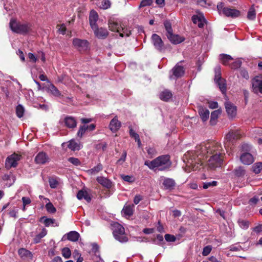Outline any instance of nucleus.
<instances>
[{
  "instance_id": "obj_1",
  "label": "nucleus",
  "mask_w": 262,
  "mask_h": 262,
  "mask_svg": "<svg viewBox=\"0 0 262 262\" xmlns=\"http://www.w3.org/2000/svg\"><path fill=\"white\" fill-rule=\"evenodd\" d=\"M144 165L152 170L164 171L170 168L171 162L168 155L159 156L151 161H146Z\"/></svg>"
},
{
  "instance_id": "obj_2",
  "label": "nucleus",
  "mask_w": 262,
  "mask_h": 262,
  "mask_svg": "<svg viewBox=\"0 0 262 262\" xmlns=\"http://www.w3.org/2000/svg\"><path fill=\"white\" fill-rule=\"evenodd\" d=\"M112 230L116 239L121 243L126 242L128 241L124 227L118 223L116 222L112 225Z\"/></svg>"
},
{
  "instance_id": "obj_3",
  "label": "nucleus",
  "mask_w": 262,
  "mask_h": 262,
  "mask_svg": "<svg viewBox=\"0 0 262 262\" xmlns=\"http://www.w3.org/2000/svg\"><path fill=\"white\" fill-rule=\"evenodd\" d=\"M9 25L12 31L17 33L24 34L30 30V25L29 24L17 22L15 19H11Z\"/></svg>"
},
{
  "instance_id": "obj_4",
  "label": "nucleus",
  "mask_w": 262,
  "mask_h": 262,
  "mask_svg": "<svg viewBox=\"0 0 262 262\" xmlns=\"http://www.w3.org/2000/svg\"><path fill=\"white\" fill-rule=\"evenodd\" d=\"M202 150H205L207 154V157L209 155H214V154L224 153L223 148L220 143L212 141L206 143L204 146L201 147Z\"/></svg>"
},
{
  "instance_id": "obj_5",
  "label": "nucleus",
  "mask_w": 262,
  "mask_h": 262,
  "mask_svg": "<svg viewBox=\"0 0 262 262\" xmlns=\"http://www.w3.org/2000/svg\"><path fill=\"white\" fill-rule=\"evenodd\" d=\"M224 153L222 154H214L211 155L210 158L208 160V165L210 168H215L216 167H220L222 164L223 160V155Z\"/></svg>"
},
{
  "instance_id": "obj_6",
  "label": "nucleus",
  "mask_w": 262,
  "mask_h": 262,
  "mask_svg": "<svg viewBox=\"0 0 262 262\" xmlns=\"http://www.w3.org/2000/svg\"><path fill=\"white\" fill-rule=\"evenodd\" d=\"M21 155L13 154L8 156L5 161V167L7 169H10L12 167H16L18 165V161L21 159Z\"/></svg>"
},
{
  "instance_id": "obj_7",
  "label": "nucleus",
  "mask_w": 262,
  "mask_h": 262,
  "mask_svg": "<svg viewBox=\"0 0 262 262\" xmlns=\"http://www.w3.org/2000/svg\"><path fill=\"white\" fill-rule=\"evenodd\" d=\"M240 134L237 131L230 132L226 135L225 138L224 145L225 147H229L231 144L235 140H237L240 138Z\"/></svg>"
},
{
  "instance_id": "obj_8",
  "label": "nucleus",
  "mask_w": 262,
  "mask_h": 262,
  "mask_svg": "<svg viewBox=\"0 0 262 262\" xmlns=\"http://www.w3.org/2000/svg\"><path fill=\"white\" fill-rule=\"evenodd\" d=\"M252 91L255 94H262V79L256 76L251 80Z\"/></svg>"
},
{
  "instance_id": "obj_9",
  "label": "nucleus",
  "mask_w": 262,
  "mask_h": 262,
  "mask_svg": "<svg viewBox=\"0 0 262 262\" xmlns=\"http://www.w3.org/2000/svg\"><path fill=\"white\" fill-rule=\"evenodd\" d=\"M152 43L155 48L159 51H163L165 48L161 38L157 34H154L151 36Z\"/></svg>"
},
{
  "instance_id": "obj_10",
  "label": "nucleus",
  "mask_w": 262,
  "mask_h": 262,
  "mask_svg": "<svg viewBox=\"0 0 262 262\" xmlns=\"http://www.w3.org/2000/svg\"><path fill=\"white\" fill-rule=\"evenodd\" d=\"M73 44L77 49L81 52L88 49L89 43L86 40L75 38L73 40Z\"/></svg>"
},
{
  "instance_id": "obj_11",
  "label": "nucleus",
  "mask_w": 262,
  "mask_h": 262,
  "mask_svg": "<svg viewBox=\"0 0 262 262\" xmlns=\"http://www.w3.org/2000/svg\"><path fill=\"white\" fill-rule=\"evenodd\" d=\"M50 158L48 155L43 151L39 152L36 156L34 161L37 164H45L49 162Z\"/></svg>"
},
{
  "instance_id": "obj_12",
  "label": "nucleus",
  "mask_w": 262,
  "mask_h": 262,
  "mask_svg": "<svg viewBox=\"0 0 262 262\" xmlns=\"http://www.w3.org/2000/svg\"><path fill=\"white\" fill-rule=\"evenodd\" d=\"M172 75L170 76V78L171 79L174 76L176 78H180L183 76L184 74L185 70L183 66L179 65L178 63L171 70Z\"/></svg>"
},
{
  "instance_id": "obj_13",
  "label": "nucleus",
  "mask_w": 262,
  "mask_h": 262,
  "mask_svg": "<svg viewBox=\"0 0 262 262\" xmlns=\"http://www.w3.org/2000/svg\"><path fill=\"white\" fill-rule=\"evenodd\" d=\"M18 254L20 258L24 260L29 261L33 258L32 253L25 248H21L19 249Z\"/></svg>"
},
{
  "instance_id": "obj_14",
  "label": "nucleus",
  "mask_w": 262,
  "mask_h": 262,
  "mask_svg": "<svg viewBox=\"0 0 262 262\" xmlns=\"http://www.w3.org/2000/svg\"><path fill=\"white\" fill-rule=\"evenodd\" d=\"M95 36L99 39H104L106 38L108 35V32L106 29L96 27L95 29H93Z\"/></svg>"
},
{
  "instance_id": "obj_15",
  "label": "nucleus",
  "mask_w": 262,
  "mask_h": 262,
  "mask_svg": "<svg viewBox=\"0 0 262 262\" xmlns=\"http://www.w3.org/2000/svg\"><path fill=\"white\" fill-rule=\"evenodd\" d=\"M241 161L245 165H250L254 161L253 156L247 152L243 153L240 157Z\"/></svg>"
},
{
  "instance_id": "obj_16",
  "label": "nucleus",
  "mask_w": 262,
  "mask_h": 262,
  "mask_svg": "<svg viewBox=\"0 0 262 262\" xmlns=\"http://www.w3.org/2000/svg\"><path fill=\"white\" fill-rule=\"evenodd\" d=\"M224 9V14L227 17L236 18L238 17L241 14L239 11L234 8L227 7V9Z\"/></svg>"
},
{
  "instance_id": "obj_17",
  "label": "nucleus",
  "mask_w": 262,
  "mask_h": 262,
  "mask_svg": "<svg viewBox=\"0 0 262 262\" xmlns=\"http://www.w3.org/2000/svg\"><path fill=\"white\" fill-rule=\"evenodd\" d=\"M98 19V15L94 10H92L89 16L90 24L92 29L98 26L97 21Z\"/></svg>"
},
{
  "instance_id": "obj_18",
  "label": "nucleus",
  "mask_w": 262,
  "mask_h": 262,
  "mask_svg": "<svg viewBox=\"0 0 262 262\" xmlns=\"http://www.w3.org/2000/svg\"><path fill=\"white\" fill-rule=\"evenodd\" d=\"M226 112L229 116L234 117L236 114V108L230 102H226L225 104Z\"/></svg>"
},
{
  "instance_id": "obj_19",
  "label": "nucleus",
  "mask_w": 262,
  "mask_h": 262,
  "mask_svg": "<svg viewBox=\"0 0 262 262\" xmlns=\"http://www.w3.org/2000/svg\"><path fill=\"white\" fill-rule=\"evenodd\" d=\"M108 28L110 30L114 32H120L122 24H119L113 19H110L108 20Z\"/></svg>"
},
{
  "instance_id": "obj_20",
  "label": "nucleus",
  "mask_w": 262,
  "mask_h": 262,
  "mask_svg": "<svg viewBox=\"0 0 262 262\" xmlns=\"http://www.w3.org/2000/svg\"><path fill=\"white\" fill-rule=\"evenodd\" d=\"M163 185L165 189L171 190L174 189L176 186V182L172 179L164 178Z\"/></svg>"
},
{
  "instance_id": "obj_21",
  "label": "nucleus",
  "mask_w": 262,
  "mask_h": 262,
  "mask_svg": "<svg viewBox=\"0 0 262 262\" xmlns=\"http://www.w3.org/2000/svg\"><path fill=\"white\" fill-rule=\"evenodd\" d=\"M192 20L194 24H197L200 28H203L206 23V20L202 15H193L192 17Z\"/></svg>"
},
{
  "instance_id": "obj_22",
  "label": "nucleus",
  "mask_w": 262,
  "mask_h": 262,
  "mask_svg": "<svg viewBox=\"0 0 262 262\" xmlns=\"http://www.w3.org/2000/svg\"><path fill=\"white\" fill-rule=\"evenodd\" d=\"M167 37L169 41L173 44H178L184 41V38L178 35H176L171 33L169 34H166Z\"/></svg>"
},
{
  "instance_id": "obj_23",
  "label": "nucleus",
  "mask_w": 262,
  "mask_h": 262,
  "mask_svg": "<svg viewBox=\"0 0 262 262\" xmlns=\"http://www.w3.org/2000/svg\"><path fill=\"white\" fill-rule=\"evenodd\" d=\"M121 123L115 117L110 122L109 127L113 132H117L121 127Z\"/></svg>"
},
{
  "instance_id": "obj_24",
  "label": "nucleus",
  "mask_w": 262,
  "mask_h": 262,
  "mask_svg": "<svg viewBox=\"0 0 262 262\" xmlns=\"http://www.w3.org/2000/svg\"><path fill=\"white\" fill-rule=\"evenodd\" d=\"M97 181L103 187L110 189L112 186V182L111 180L104 177H98Z\"/></svg>"
},
{
  "instance_id": "obj_25",
  "label": "nucleus",
  "mask_w": 262,
  "mask_h": 262,
  "mask_svg": "<svg viewBox=\"0 0 262 262\" xmlns=\"http://www.w3.org/2000/svg\"><path fill=\"white\" fill-rule=\"evenodd\" d=\"M66 126L69 128H75L77 125L75 119L72 116H67L64 119Z\"/></svg>"
},
{
  "instance_id": "obj_26",
  "label": "nucleus",
  "mask_w": 262,
  "mask_h": 262,
  "mask_svg": "<svg viewBox=\"0 0 262 262\" xmlns=\"http://www.w3.org/2000/svg\"><path fill=\"white\" fill-rule=\"evenodd\" d=\"M77 198L78 200H82L84 199L88 202H90L91 201V197L89 193L84 190H79L77 194Z\"/></svg>"
},
{
  "instance_id": "obj_27",
  "label": "nucleus",
  "mask_w": 262,
  "mask_h": 262,
  "mask_svg": "<svg viewBox=\"0 0 262 262\" xmlns=\"http://www.w3.org/2000/svg\"><path fill=\"white\" fill-rule=\"evenodd\" d=\"M199 113L203 121H206L209 116V111L202 106L199 107Z\"/></svg>"
},
{
  "instance_id": "obj_28",
  "label": "nucleus",
  "mask_w": 262,
  "mask_h": 262,
  "mask_svg": "<svg viewBox=\"0 0 262 262\" xmlns=\"http://www.w3.org/2000/svg\"><path fill=\"white\" fill-rule=\"evenodd\" d=\"M234 176L238 178L244 177L246 173V170L244 167L238 166L236 167L233 171Z\"/></svg>"
},
{
  "instance_id": "obj_29",
  "label": "nucleus",
  "mask_w": 262,
  "mask_h": 262,
  "mask_svg": "<svg viewBox=\"0 0 262 262\" xmlns=\"http://www.w3.org/2000/svg\"><path fill=\"white\" fill-rule=\"evenodd\" d=\"M219 59L222 64L227 66L229 64V62L233 59V58L229 55L221 54L219 56Z\"/></svg>"
},
{
  "instance_id": "obj_30",
  "label": "nucleus",
  "mask_w": 262,
  "mask_h": 262,
  "mask_svg": "<svg viewBox=\"0 0 262 262\" xmlns=\"http://www.w3.org/2000/svg\"><path fill=\"white\" fill-rule=\"evenodd\" d=\"M67 239L70 241L77 242L80 237L79 234L75 231H70L67 234Z\"/></svg>"
},
{
  "instance_id": "obj_31",
  "label": "nucleus",
  "mask_w": 262,
  "mask_h": 262,
  "mask_svg": "<svg viewBox=\"0 0 262 262\" xmlns=\"http://www.w3.org/2000/svg\"><path fill=\"white\" fill-rule=\"evenodd\" d=\"M40 221H42L46 227H49L50 225L54 226H58V224L55 222V220L53 219L47 218L43 216L41 218Z\"/></svg>"
},
{
  "instance_id": "obj_32",
  "label": "nucleus",
  "mask_w": 262,
  "mask_h": 262,
  "mask_svg": "<svg viewBox=\"0 0 262 262\" xmlns=\"http://www.w3.org/2000/svg\"><path fill=\"white\" fill-rule=\"evenodd\" d=\"M172 96V95L170 91L165 90L161 93L160 98L163 101H167L171 98Z\"/></svg>"
},
{
  "instance_id": "obj_33",
  "label": "nucleus",
  "mask_w": 262,
  "mask_h": 262,
  "mask_svg": "<svg viewBox=\"0 0 262 262\" xmlns=\"http://www.w3.org/2000/svg\"><path fill=\"white\" fill-rule=\"evenodd\" d=\"M47 89L49 92H50L53 96L55 97H59L61 95V93L59 91L53 84L49 85Z\"/></svg>"
},
{
  "instance_id": "obj_34",
  "label": "nucleus",
  "mask_w": 262,
  "mask_h": 262,
  "mask_svg": "<svg viewBox=\"0 0 262 262\" xmlns=\"http://www.w3.org/2000/svg\"><path fill=\"white\" fill-rule=\"evenodd\" d=\"M68 147L72 150H79L81 149V145L80 144L77 143L75 140H71L70 141Z\"/></svg>"
},
{
  "instance_id": "obj_35",
  "label": "nucleus",
  "mask_w": 262,
  "mask_h": 262,
  "mask_svg": "<svg viewBox=\"0 0 262 262\" xmlns=\"http://www.w3.org/2000/svg\"><path fill=\"white\" fill-rule=\"evenodd\" d=\"M134 208V205L125 206L123 207L122 211L125 215L130 216L133 214Z\"/></svg>"
},
{
  "instance_id": "obj_36",
  "label": "nucleus",
  "mask_w": 262,
  "mask_h": 262,
  "mask_svg": "<svg viewBox=\"0 0 262 262\" xmlns=\"http://www.w3.org/2000/svg\"><path fill=\"white\" fill-rule=\"evenodd\" d=\"M47 234V230L45 228H43L40 233L35 236L33 239L34 243H38L40 242V239L45 236Z\"/></svg>"
},
{
  "instance_id": "obj_37",
  "label": "nucleus",
  "mask_w": 262,
  "mask_h": 262,
  "mask_svg": "<svg viewBox=\"0 0 262 262\" xmlns=\"http://www.w3.org/2000/svg\"><path fill=\"white\" fill-rule=\"evenodd\" d=\"M215 83L218 85L219 88H220L222 93H225L227 90L226 80L225 79H223L222 80H220V81L215 82Z\"/></svg>"
},
{
  "instance_id": "obj_38",
  "label": "nucleus",
  "mask_w": 262,
  "mask_h": 262,
  "mask_svg": "<svg viewBox=\"0 0 262 262\" xmlns=\"http://www.w3.org/2000/svg\"><path fill=\"white\" fill-rule=\"evenodd\" d=\"M103 167L101 164L99 163L93 168L90 169L89 172L91 174H96L102 170Z\"/></svg>"
},
{
  "instance_id": "obj_39",
  "label": "nucleus",
  "mask_w": 262,
  "mask_h": 262,
  "mask_svg": "<svg viewBox=\"0 0 262 262\" xmlns=\"http://www.w3.org/2000/svg\"><path fill=\"white\" fill-rule=\"evenodd\" d=\"M252 170L255 173H259L262 170V162H257L252 166Z\"/></svg>"
},
{
  "instance_id": "obj_40",
  "label": "nucleus",
  "mask_w": 262,
  "mask_h": 262,
  "mask_svg": "<svg viewBox=\"0 0 262 262\" xmlns=\"http://www.w3.org/2000/svg\"><path fill=\"white\" fill-rule=\"evenodd\" d=\"M99 7L102 9H107L111 7V3L109 0H102L99 3Z\"/></svg>"
},
{
  "instance_id": "obj_41",
  "label": "nucleus",
  "mask_w": 262,
  "mask_h": 262,
  "mask_svg": "<svg viewBox=\"0 0 262 262\" xmlns=\"http://www.w3.org/2000/svg\"><path fill=\"white\" fill-rule=\"evenodd\" d=\"M120 36L123 37L124 36H129L131 34L130 31L127 28H125L124 25H122V27L120 29V32H118Z\"/></svg>"
},
{
  "instance_id": "obj_42",
  "label": "nucleus",
  "mask_w": 262,
  "mask_h": 262,
  "mask_svg": "<svg viewBox=\"0 0 262 262\" xmlns=\"http://www.w3.org/2000/svg\"><path fill=\"white\" fill-rule=\"evenodd\" d=\"M215 76H214V81L216 82L217 81H220V80H222L224 78H222L221 77V71L220 67H217L215 68Z\"/></svg>"
},
{
  "instance_id": "obj_43",
  "label": "nucleus",
  "mask_w": 262,
  "mask_h": 262,
  "mask_svg": "<svg viewBox=\"0 0 262 262\" xmlns=\"http://www.w3.org/2000/svg\"><path fill=\"white\" fill-rule=\"evenodd\" d=\"M256 16V12L254 8L253 7H251L247 14V18L251 20H253L255 18Z\"/></svg>"
},
{
  "instance_id": "obj_44",
  "label": "nucleus",
  "mask_w": 262,
  "mask_h": 262,
  "mask_svg": "<svg viewBox=\"0 0 262 262\" xmlns=\"http://www.w3.org/2000/svg\"><path fill=\"white\" fill-rule=\"evenodd\" d=\"M49 183L51 188L55 189L57 187L59 183L57 180L55 178H50L49 179Z\"/></svg>"
},
{
  "instance_id": "obj_45",
  "label": "nucleus",
  "mask_w": 262,
  "mask_h": 262,
  "mask_svg": "<svg viewBox=\"0 0 262 262\" xmlns=\"http://www.w3.org/2000/svg\"><path fill=\"white\" fill-rule=\"evenodd\" d=\"M46 208L47 211L51 213H54L56 211V209L53 206L52 203L49 201L46 205Z\"/></svg>"
},
{
  "instance_id": "obj_46",
  "label": "nucleus",
  "mask_w": 262,
  "mask_h": 262,
  "mask_svg": "<svg viewBox=\"0 0 262 262\" xmlns=\"http://www.w3.org/2000/svg\"><path fill=\"white\" fill-rule=\"evenodd\" d=\"M220 112L219 110H215L212 112L211 114V118H210V123L211 124H214V122L217 118L219 115L220 114Z\"/></svg>"
},
{
  "instance_id": "obj_47",
  "label": "nucleus",
  "mask_w": 262,
  "mask_h": 262,
  "mask_svg": "<svg viewBox=\"0 0 262 262\" xmlns=\"http://www.w3.org/2000/svg\"><path fill=\"white\" fill-rule=\"evenodd\" d=\"M16 113L18 118H21L23 116L24 113V108L21 105L19 104L17 106L16 108Z\"/></svg>"
},
{
  "instance_id": "obj_48",
  "label": "nucleus",
  "mask_w": 262,
  "mask_h": 262,
  "mask_svg": "<svg viewBox=\"0 0 262 262\" xmlns=\"http://www.w3.org/2000/svg\"><path fill=\"white\" fill-rule=\"evenodd\" d=\"M238 224L239 227L243 229H247L249 227V222L246 220H239Z\"/></svg>"
},
{
  "instance_id": "obj_49",
  "label": "nucleus",
  "mask_w": 262,
  "mask_h": 262,
  "mask_svg": "<svg viewBox=\"0 0 262 262\" xmlns=\"http://www.w3.org/2000/svg\"><path fill=\"white\" fill-rule=\"evenodd\" d=\"M164 25L166 30V34H169L172 32V29L171 28V24L168 20H166L164 22Z\"/></svg>"
},
{
  "instance_id": "obj_50",
  "label": "nucleus",
  "mask_w": 262,
  "mask_h": 262,
  "mask_svg": "<svg viewBox=\"0 0 262 262\" xmlns=\"http://www.w3.org/2000/svg\"><path fill=\"white\" fill-rule=\"evenodd\" d=\"M62 255L66 258H69L71 255V250L69 248H64L62 249Z\"/></svg>"
},
{
  "instance_id": "obj_51",
  "label": "nucleus",
  "mask_w": 262,
  "mask_h": 262,
  "mask_svg": "<svg viewBox=\"0 0 262 262\" xmlns=\"http://www.w3.org/2000/svg\"><path fill=\"white\" fill-rule=\"evenodd\" d=\"M86 130H88V127H86V125L81 126L77 132V136L81 138Z\"/></svg>"
},
{
  "instance_id": "obj_52",
  "label": "nucleus",
  "mask_w": 262,
  "mask_h": 262,
  "mask_svg": "<svg viewBox=\"0 0 262 262\" xmlns=\"http://www.w3.org/2000/svg\"><path fill=\"white\" fill-rule=\"evenodd\" d=\"M217 184V182L215 181H213L211 182H204L203 183V188L204 189H207L210 187H213L216 186Z\"/></svg>"
},
{
  "instance_id": "obj_53",
  "label": "nucleus",
  "mask_w": 262,
  "mask_h": 262,
  "mask_svg": "<svg viewBox=\"0 0 262 262\" xmlns=\"http://www.w3.org/2000/svg\"><path fill=\"white\" fill-rule=\"evenodd\" d=\"M68 161L75 166H78L80 165V162L77 158L70 157L68 159Z\"/></svg>"
},
{
  "instance_id": "obj_54",
  "label": "nucleus",
  "mask_w": 262,
  "mask_h": 262,
  "mask_svg": "<svg viewBox=\"0 0 262 262\" xmlns=\"http://www.w3.org/2000/svg\"><path fill=\"white\" fill-rule=\"evenodd\" d=\"M165 239L167 242H173L176 240V238L174 235L169 234L165 235Z\"/></svg>"
},
{
  "instance_id": "obj_55",
  "label": "nucleus",
  "mask_w": 262,
  "mask_h": 262,
  "mask_svg": "<svg viewBox=\"0 0 262 262\" xmlns=\"http://www.w3.org/2000/svg\"><path fill=\"white\" fill-rule=\"evenodd\" d=\"M163 241V237L162 235L160 234H158L157 235L156 239H153L154 243L158 245H161V242Z\"/></svg>"
},
{
  "instance_id": "obj_56",
  "label": "nucleus",
  "mask_w": 262,
  "mask_h": 262,
  "mask_svg": "<svg viewBox=\"0 0 262 262\" xmlns=\"http://www.w3.org/2000/svg\"><path fill=\"white\" fill-rule=\"evenodd\" d=\"M212 248L210 246H207L203 248L202 254L204 256L208 255L211 252Z\"/></svg>"
},
{
  "instance_id": "obj_57",
  "label": "nucleus",
  "mask_w": 262,
  "mask_h": 262,
  "mask_svg": "<svg viewBox=\"0 0 262 262\" xmlns=\"http://www.w3.org/2000/svg\"><path fill=\"white\" fill-rule=\"evenodd\" d=\"M152 0H142L141 2L140 7H143L147 6H150L152 4Z\"/></svg>"
},
{
  "instance_id": "obj_58",
  "label": "nucleus",
  "mask_w": 262,
  "mask_h": 262,
  "mask_svg": "<svg viewBox=\"0 0 262 262\" xmlns=\"http://www.w3.org/2000/svg\"><path fill=\"white\" fill-rule=\"evenodd\" d=\"M242 64V61L239 60H236L232 63L231 65V68L232 69H236L241 67Z\"/></svg>"
},
{
  "instance_id": "obj_59",
  "label": "nucleus",
  "mask_w": 262,
  "mask_h": 262,
  "mask_svg": "<svg viewBox=\"0 0 262 262\" xmlns=\"http://www.w3.org/2000/svg\"><path fill=\"white\" fill-rule=\"evenodd\" d=\"M227 7H225L224 3L220 2L217 5V8L218 11L221 13L222 12L224 14V9H227Z\"/></svg>"
},
{
  "instance_id": "obj_60",
  "label": "nucleus",
  "mask_w": 262,
  "mask_h": 262,
  "mask_svg": "<svg viewBox=\"0 0 262 262\" xmlns=\"http://www.w3.org/2000/svg\"><path fill=\"white\" fill-rule=\"evenodd\" d=\"M240 75L242 77H243L244 78H245L246 79H248L249 77L248 72L244 69L241 70Z\"/></svg>"
},
{
  "instance_id": "obj_61",
  "label": "nucleus",
  "mask_w": 262,
  "mask_h": 262,
  "mask_svg": "<svg viewBox=\"0 0 262 262\" xmlns=\"http://www.w3.org/2000/svg\"><path fill=\"white\" fill-rule=\"evenodd\" d=\"M129 135L130 136L134 138L135 140L138 139V138H139V135L137 133H135L132 128L129 129Z\"/></svg>"
},
{
  "instance_id": "obj_62",
  "label": "nucleus",
  "mask_w": 262,
  "mask_h": 262,
  "mask_svg": "<svg viewBox=\"0 0 262 262\" xmlns=\"http://www.w3.org/2000/svg\"><path fill=\"white\" fill-rule=\"evenodd\" d=\"M126 155V152L124 151L121 158L117 161V163L122 164L125 161Z\"/></svg>"
},
{
  "instance_id": "obj_63",
  "label": "nucleus",
  "mask_w": 262,
  "mask_h": 262,
  "mask_svg": "<svg viewBox=\"0 0 262 262\" xmlns=\"http://www.w3.org/2000/svg\"><path fill=\"white\" fill-rule=\"evenodd\" d=\"M22 201L23 203L24 208L23 210H25V206L31 203V200L29 198L23 197L22 198Z\"/></svg>"
},
{
  "instance_id": "obj_64",
  "label": "nucleus",
  "mask_w": 262,
  "mask_h": 262,
  "mask_svg": "<svg viewBox=\"0 0 262 262\" xmlns=\"http://www.w3.org/2000/svg\"><path fill=\"white\" fill-rule=\"evenodd\" d=\"M143 198L140 194L136 195L134 199V203L137 205L142 200Z\"/></svg>"
}]
</instances>
